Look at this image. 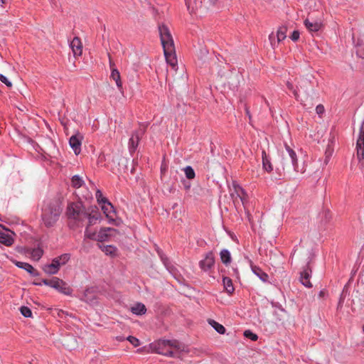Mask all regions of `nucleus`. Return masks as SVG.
Listing matches in <instances>:
<instances>
[{
  "instance_id": "obj_15",
  "label": "nucleus",
  "mask_w": 364,
  "mask_h": 364,
  "mask_svg": "<svg viewBox=\"0 0 364 364\" xmlns=\"http://www.w3.org/2000/svg\"><path fill=\"white\" fill-rule=\"evenodd\" d=\"M60 268L59 263L53 258L51 263L46 264L43 269L48 274H55L58 272Z\"/></svg>"
},
{
  "instance_id": "obj_22",
  "label": "nucleus",
  "mask_w": 364,
  "mask_h": 364,
  "mask_svg": "<svg viewBox=\"0 0 364 364\" xmlns=\"http://www.w3.org/2000/svg\"><path fill=\"white\" fill-rule=\"evenodd\" d=\"M14 242V237L9 234H6L4 232H0V243L7 246L10 247L11 246Z\"/></svg>"
},
{
  "instance_id": "obj_18",
  "label": "nucleus",
  "mask_w": 364,
  "mask_h": 364,
  "mask_svg": "<svg viewBox=\"0 0 364 364\" xmlns=\"http://www.w3.org/2000/svg\"><path fill=\"white\" fill-rule=\"evenodd\" d=\"M110 77L115 81L118 89L122 93H123V87L121 80L120 73L117 68H112Z\"/></svg>"
},
{
  "instance_id": "obj_4",
  "label": "nucleus",
  "mask_w": 364,
  "mask_h": 364,
  "mask_svg": "<svg viewBox=\"0 0 364 364\" xmlns=\"http://www.w3.org/2000/svg\"><path fill=\"white\" fill-rule=\"evenodd\" d=\"M66 215L76 222H83L87 216V212L82 203H70L66 209Z\"/></svg>"
},
{
  "instance_id": "obj_13",
  "label": "nucleus",
  "mask_w": 364,
  "mask_h": 364,
  "mask_svg": "<svg viewBox=\"0 0 364 364\" xmlns=\"http://www.w3.org/2000/svg\"><path fill=\"white\" fill-rule=\"evenodd\" d=\"M12 262L18 268L23 269L26 270L28 273H29L33 277H38L40 275V273L34 269V267L27 263V262H18L16 260H11Z\"/></svg>"
},
{
  "instance_id": "obj_53",
  "label": "nucleus",
  "mask_w": 364,
  "mask_h": 364,
  "mask_svg": "<svg viewBox=\"0 0 364 364\" xmlns=\"http://www.w3.org/2000/svg\"><path fill=\"white\" fill-rule=\"evenodd\" d=\"M200 53L203 54L204 56H206L207 54H208V51L207 50H200Z\"/></svg>"
},
{
  "instance_id": "obj_3",
  "label": "nucleus",
  "mask_w": 364,
  "mask_h": 364,
  "mask_svg": "<svg viewBox=\"0 0 364 364\" xmlns=\"http://www.w3.org/2000/svg\"><path fill=\"white\" fill-rule=\"evenodd\" d=\"M61 204L58 201L48 203L42 209L41 220L43 225L49 228L53 227L62 213Z\"/></svg>"
},
{
  "instance_id": "obj_35",
  "label": "nucleus",
  "mask_w": 364,
  "mask_h": 364,
  "mask_svg": "<svg viewBox=\"0 0 364 364\" xmlns=\"http://www.w3.org/2000/svg\"><path fill=\"white\" fill-rule=\"evenodd\" d=\"M357 54L361 58H364V44L363 40H359L357 43Z\"/></svg>"
},
{
  "instance_id": "obj_16",
  "label": "nucleus",
  "mask_w": 364,
  "mask_h": 364,
  "mask_svg": "<svg viewBox=\"0 0 364 364\" xmlns=\"http://www.w3.org/2000/svg\"><path fill=\"white\" fill-rule=\"evenodd\" d=\"M70 47L75 55H80L82 52V45L80 38L75 37L70 43Z\"/></svg>"
},
{
  "instance_id": "obj_8",
  "label": "nucleus",
  "mask_w": 364,
  "mask_h": 364,
  "mask_svg": "<svg viewBox=\"0 0 364 364\" xmlns=\"http://www.w3.org/2000/svg\"><path fill=\"white\" fill-rule=\"evenodd\" d=\"M82 139L83 136L80 132H77L69 139L70 146L76 155H78L81 151V144Z\"/></svg>"
},
{
  "instance_id": "obj_20",
  "label": "nucleus",
  "mask_w": 364,
  "mask_h": 364,
  "mask_svg": "<svg viewBox=\"0 0 364 364\" xmlns=\"http://www.w3.org/2000/svg\"><path fill=\"white\" fill-rule=\"evenodd\" d=\"M262 157L264 169H265L267 172H271L273 170V166L270 162L269 156L266 154L264 150L262 151Z\"/></svg>"
},
{
  "instance_id": "obj_45",
  "label": "nucleus",
  "mask_w": 364,
  "mask_h": 364,
  "mask_svg": "<svg viewBox=\"0 0 364 364\" xmlns=\"http://www.w3.org/2000/svg\"><path fill=\"white\" fill-rule=\"evenodd\" d=\"M316 112L318 115H321L324 113L325 109L324 107L322 105H318L316 107Z\"/></svg>"
},
{
  "instance_id": "obj_11",
  "label": "nucleus",
  "mask_w": 364,
  "mask_h": 364,
  "mask_svg": "<svg viewBox=\"0 0 364 364\" xmlns=\"http://www.w3.org/2000/svg\"><path fill=\"white\" fill-rule=\"evenodd\" d=\"M284 146L289 158L291 159V164L294 171L296 172L304 173L305 171L303 168L300 169L299 167L297 162V156L294 149L291 147V146L288 145L287 143H285Z\"/></svg>"
},
{
  "instance_id": "obj_57",
  "label": "nucleus",
  "mask_w": 364,
  "mask_h": 364,
  "mask_svg": "<svg viewBox=\"0 0 364 364\" xmlns=\"http://www.w3.org/2000/svg\"><path fill=\"white\" fill-rule=\"evenodd\" d=\"M363 331L364 333V325L363 326Z\"/></svg>"
},
{
  "instance_id": "obj_44",
  "label": "nucleus",
  "mask_w": 364,
  "mask_h": 364,
  "mask_svg": "<svg viewBox=\"0 0 364 364\" xmlns=\"http://www.w3.org/2000/svg\"><path fill=\"white\" fill-rule=\"evenodd\" d=\"M299 36H300V33L298 31H294L293 33H291L290 38L293 41L296 42L299 40Z\"/></svg>"
},
{
  "instance_id": "obj_7",
  "label": "nucleus",
  "mask_w": 364,
  "mask_h": 364,
  "mask_svg": "<svg viewBox=\"0 0 364 364\" xmlns=\"http://www.w3.org/2000/svg\"><path fill=\"white\" fill-rule=\"evenodd\" d=\"M144 133L145 128H139V129L132 132L129 140V149L131 153H133L136 151L139 142Z\"/></svg>"
},
{
  "instance_id": "obj_51",
  "label": "nucleus",
  "mask_w": 364,
  "mask_h": 364,
  "mask_svg": "<svg viewBox=\"0 0 364 364\" xmlns=\"http://www.w3.org/2000/svg\"><path fill=\"white\" fill-rule=\"evenodd\" d=\"M49 281H50V279H45L42 280V283L44 284L45 285H46V286H49L50 285Z\"/></svg>"
},
{
  "instance_id": "obj_47",
  "label": "nucleus",
  "mask_w": 364,
  "mask_h": 364,
  "mask_svg": "<svg viewBox=\"0 0 364 364\" xmlns=\"http://www.w3.org/2000/svg\"><path fill=\"white\" fill-rule=\"evenodd\" d=\"M183 183L184 188H185V189L186 191L190 189V188H191V183L190 182H188L186 181H183Z\"/></svg>"
},
{
  "instance_id": "obj_40",
  "label": "nucleus",
  "mask_w": 364,
  "mask_h": 364,
  "mask_svg": "<svg viewBox=\"0 0 364 364\" xmlns=\"http://www.w3.org/2000/svg\"><path fill=\"white\" fill-rule=\"evenodd\" d=\"M287 87H288V89L289 90L292 91V92L294 94V96L295 97L296 100H298V99H299V94H298L297 90L294 89L293 85L291 82H287Z\"/></svg>"
},
{
  "instance_id": "obj_48",
  "label": "nucleus",
  "mask_w": 364,
  "mask_h": 364,
  "mask_svg": "<svg viewBox=\"0 0 364 364\" xmlns=\"http://www.w3.org/2000/svg\"><path fill=\"white\" fill-rule=\"evenodd\" d=\"M218 0H208V4L209 6H214L217 4Z\"/></svg>"
},
{
  "instance_id": "obj_27",
  "label": "nucleus",
  "mask_w": 364,
  "mask_h": 364,
  "mask_svg": "<svg viewBox=\"0 0 364 364\" xmlns=\"http://www.w3.org/2000/svg\"><path fill=\"white\" fill-rule=\"evenodd\" d=\"M208 323L220 334H224L225 333V328L222 324L213 319H210Z\"/></svg>"
},
{
  "instance_id": "obj_5",
  "label": "nucleus",
  "mask_w": 364,
  "mask_h": 364,
  "mask_svg": "<svg viewBox=\"0 0 364 364\" xmlns=\"http://www.w3.org/2000/svg\"><path fill=\"white\" fill-rule=\"evenodd\" d=\"M117 232V230L112 228H103L100 230L97 234H96L95 232H89L88 227H87L85 234L87 237L102 242L107 241L109 238L113 236L114 233Z\"/></svg>"
},
{
  "instance_id": "obj_32",
  "label": "nucleus",
  "mask_w": 364,
  "mask_h": 364,
  "mask_svg": "<svg viewBox=\"0 0 364 364\" xmlns=\"http://www.w3.org/2000/svg\"><path fill=\"white\" fill-rule=\"evenodd\" d=\"M49 287L57 290L60 287V284H63V281L58 277H53L50 281H49Z\"/></svg>"
},
{
  "instance_id": "obj_46",
  "label": "nucleus",
  "mask_w": 364,
  "mask_h": 364,
  "mask_svg": "<svg viewBox=\"0 0 364 364\" xmlns=\"http://www.w3.org/2000/svg\"><path fill=\"white\" fill-rule=\"evenodd\" d=\"M343 302H344V297L343 296V294L341 295L340 298H339V301H338V305H337V310H341L343 307Z\"/></svg>"
},
{
  "instance_id": "obj_52",
  "label": "nucleus",
  "mask_w": 364,
  "mask_h": 364,
  "mask_svg": "<svg viewBox=\"0 0 364 364\" xmlns=\"http://www.w3.org/2000/svg\"><path fill=\"white\" fill-rule=\"evenodd\" d=\"M245 112H246L247 115L248 116L249 119H250L251 114H250V110L247 107H245Z\"/></svg>"
},
{
  "instance_id": "obj_39",
  "label": "nucleus",
  "mask_w": 364,
  "mask_h": 364,
  "mask_svg": "<svg viewBox=\"0 0 364 364\" xmlns=\"http://www.w3.org/2000/svg\"><path fill=\"white\" fill-rule=\"evenodd\" d=\"M127 340L129 341L134 347H137L140 345L139 340L134 336H129L127 338Z\"/></svg>"
},
{
  "instance_id": "obj_56",
  "label": "nucleus",
  "mask_w": 364,
  "mask_h": 364,
  "mask_svg": "<svg viewBox=\"0 0 364 364\" xmlns=\"http://www.w3.org/2000/svg\"><path fill=\"white\" fill-rule=\"evenodd\" d=\"M34 284H35V285H41V283H36V282H35V283H34Z\"/></svg>"
},
{
  "instance_id": "obj_41",
  "label": "nucleus",
  "mask_w": 364,
  "mask_h": 364,
  "mask_svg": "<svg viewBox=\"0 0 364 364\" xmlns=\"http://www.w3.org/2000/svg\"><path fill=\"white\" fill-rule=\"evenodd\" d=\"M0 81L4 83L8 87H12V83L9 81L6 76L3 74H0Z\"/></svg>"
},
{
  "instance_id": "obj_24",
  "label": "nucleus",
  "mask_w": 364,
  "mask_h": 364,
  "mask_svg": "<svg viewBox=\"0 0 364 364\" xmlns=\"http://www.w3.org/2000/svg\"><path fill=\"white\" fill-rule=\"evenodd\" d=\"M233 187L235 189V193L240 198L242 204H245V201L246 200L247 193L245 190L238 184L233 183Z\"/></svg>"
},
{
  "instance_id": "obj_23",
  "label": "nucleus",
  "mask_w": 364,
  "mask_h": 364,
  "mask_svg": "<svg viewBox=\"0 0 364 364\" xmlns=\"http://www.w3.org/2000/svg\"><path fill=\"white\" fill-rule=\"evenodd\" d=\"M220 257L221 262L226 266L229 265L231 263L232 258L230 252L226 250H222L220 252Z\"/></svg>"
},
{
  "instance_id": "obj_29",
  "label": "nucleus",
  "mask_w": 364,
  "mask_h": 364,
  "mask_svg": "<svg viewBox=\"0 0 364 364\" xmlns=\"http://www.w3.org/2000/svg\"><path fill=\"white\" fill-rule=\"evenodd\" d=\"M72 186L75 188H79L84 184L83 180L78 176L75 175L71 179Z\"/></svg>"
},
{
  "instance_id": "obj_25",
  "label": "nucleus",
  "mask_w": 364,
  "mask_h": 364,
  "mask_svg": "<svg viewBox=\"0 0 364 364\" xmlns=\"http://www.w3.org/2000/svg\"><path fill=\"white\" fill-rule=\"evenodd\" d=\"M223 282L224 288L227 293H228L229 294H232L235 291V288L233 287L232 279L228 277H224L223 278Z\"/></svg>"
},
{
  "instance_id": "obj_50",
  "label": "nucleus",
  "mask_w": 364,
  "mask_h": 364,
  "mask_svg": "<svg viewBox=\"0 0 364 364\" xmlns=\"http://www.w3.org/2000/svg\"><path fill=\"white\" fill-rule=\"evenodd\" d=\"M326 294H327L326 291L323 289V290L320 291L318 296H319V297L322 298V297H324L326 295Z\"/></svg>"
},
{
  "instance_id": "obj_33",
  "label": "nucleus",
  "mask_w": 364,
  "mask_h": 364,
  "mask_svg": "<svg viewBox=\"0 0 364 364\" xmlns=\"http://www.w3.org/2000/svg\"><path fill=\"white\" fill-rule=\"evenodd\" d=\"M57 290L65 295H70L72 293V289L64 281L63 284H60V287Z\"/></svg>"
},
{
  "instance_id": "obj_21",
  "label": "nucleus",
  "mask_w": 364,
  "mask_h": 364,
  "mask_svg": "<svg viewBox=\"0 0 364 364\" xmlns=\"http://www.w3.org/2000/svg\"><path fill=\"white\" fill-rule=\"evenodd\" d=\"M131 311L137 316L144 315L146 312V308L144 304L139 302L131 307Z\"/></svg>"
},
{
  "instance_id": "obj_12",
  "label": "nucleus",
  "mask_w": 364,
  "mask_h": 364,
  "mask_svg": "<svg viewBox=\"0 0 364 364\" xmlns=\"http://www.w3.org/2000/svg\"><path fill=\"white\" fill-rule=\"evenodd\" d=\"M304 23L308 31L311 33L318 31L323 26L321 21L311 19L310 18H307Z\"/></svg>"
},
{
  "instance_id": "obj_54",
  "label": "nucleus",
  "mask_w": 364,
  "mask_h": 364,
  "mask_svg": "<svg viewBox=\"0 0 364 364\" xmlns=\"http://www.w3.org/2000/svg\"><path fill=\"white\" fill-rule=\"evenodd\" d=\"M233 272H235V274H238V270L237 269H233Z\"/></svg>"
},
{
  "instance_id": "obj_43",
  "label": "nucleus",
  "mask_w": 364,
  "mask_h": 364,
  "mask_svg": "<svg viewBox=\"0 0 364 364\" xmlns=\"http://www.w3.org/2000/svg\"><path fill=\"white\" fill-rule=\"evenodd\" d=\"M158 253L161 257V261L163 262L164 264L166 267H168V259L167 257H166L164 254H162L161 252L158 251Z\"/></svg>"
},
{
  "instance_id": "obj_30",
  "label": "nucleus",
  "mask_w": 364,
  "mask_h": 364,
  "mask_svg": "<svg viewBox=\"0 0 364 364\" xmlns=\"http://www.w3.org/2000/svg\"><path fill=\"white\" fill-rule=\"evenodd\" d=\"M100 218V214L96 211L94 215H92L90 213L87 212V218L88 220V226L94 225L97 220H98Z\"/></svg>"
},
{
  "instance_id": "obj_38",
  "label": "nucleus",
  "mask_w": 364,
  "mask_h": 364,
  "mask_svg": "<svg viewBox=\"0 0 364 364\" xmlns=\"http://www.w3.org/2000/svg\"><path fill=\"white\" fill-rule=\"evenodd\" d=\"M95 196L99 203H106L108 200L106 198L102 196V193L100 190H97Z\"/></svg>"
},
{
  "instance_id": "obj_6",
  "label": "nucleus",
  "mask_w": 364,
  "mask_h": 364,
  "mask_svg": "<svg viewBox=\"0 0 364 364\" xmlns=\"http://www.w3.org/2000/svg\"><path fill=\"white\" fill-rule=\"evenodd\" d=\"M357 159L361 161L364 159V122L360 126L359 134L356 141Z\"/></svg>"
},
{
  "instance_id": "obj_42",
  "label": "nucleus",
  "mask_w": 364,
  "mask_h": 364,
  "mask_svg": "<svg viewBox=\"0 0 364 364\" xmlns=\"http://www.w3.org/2000/svg\"><path fill=\"white\" fill-rule=\"evenodd\" d=\"M269 40L270 41V44L272 46V47L273 48H274L277 44V42L275 41V36L274 35L273 33H272L269 36Z\"/></svg>"
},
{
  "instance_id": "obj_55",
  "label": "nucleus",
  "mask_w": 364,
  "mask_h": 364,
  "mask_svg": "<svg viewBox=\"0 0 364 364\" xmlns=\"http://www.w3.org/2000/svg\"><path fill=\"white\" fill-rule=\"evenodd\" d=\"M0 3L1 5L4 4L5 3V0H0Z\"/></svg>"
},
{
  "instance_id": "obj_2",
  "label": "nucleus",
  "mask_w": 364,
  "mask_h": 364,
  "mask_svg": "<svg viewBox=\"0 0 364 364\" xmlns=\"http://www.w3.org/2000/svg\"><path fill=\"white\" fill-rule=\"evenodd\" d=\"M149 348L154 353L171 358L177 357L178 352L184 350L183 346L177 340L160 339L150 343Z\"/></svg>"
},
{
  "instance_id": "obj_37",
  "label": "nucleus",
  "mask_w": 364,
  "mask_h": 364,
  "mask_svg": "<svg viewBox=\"0 0 364 364\" xmlns=\"http://www.w3.org/2000/svg\"><path fill=\"white\" fill-rule=\"evenodd\" d=\"M244 336L247 338H250V340H252L253 341H257V338H258L257 335L254 333L253 332H252L250 330L245 331Z\"/></svg>"
},
{
  "instance_id": "obj_1",
  "label": "nucleus",
  "mask_w": 364,
  "mask_h": 364,
  "mask_svg": "<svg viewBox=\"0 0 364 364\" xmlns=\"http://www.w3.org/2000/svg\"><path fill=\"white\" fill-rule=\"evenodd\" d=\"M159 32L166 60L174 68L177 65V58L173 39L170 30L167 26L161 24L159 26Z\"/></svg>"
},
{
  "instance_id": "obj_49",
  "label": "nucleus",
  "mask_w": 364,
  "mask_h": 364,
  "mask_svg": "<svg viewBox=\"0 0 364 364\" xmlns=\"http://www.w3.org/2000/svg\"><path fill=\"white\" fill-rule=\"evenodd\" d=\"M108 57H109V66H110L111 70H112V68H115L114 63L112 60V58H111V56L109 54H108Z\"/></svg>"
},
{
  "instance_id": "obj_9",
  "label": "nucleus",
  "mask_w": 364,
  "mask_h": 364,
  "mask_svg": "<svg viewBox=\"0 0 364 364\" xmlns=\"http://www.w3.org/2000/svg\"><path fill=\"white\" fill-rule=\"evenodd\" d=\"M215 264V256L213 252H208L205 258L200 261L199 266L205 272L210 269Z\"/></svg>"
},
{
  "instance_id": "obj_34",
  "label": "nucleus",
  "mask_w": 364,
  "mask_h": 364,
  "mask_svg": "<svg viewBox=\"0 0 364 364\" xmlns=\"http://www.w3.org/2000/svg\"><path fill=\"white\" fill-rule=\"evenodd\" d=\"M184 172L188 179H193L196 176L193 168L190 166H188L184 168Z\"/></svg>"
},
{
  "instance_id": "obj_31",
  "label": "nucleus",
  "mask_w": 364,
  "mask_h": 364,
  "mask_svg": "<svg viewBox=\"0 0 364 364\" xmlns=\"http://www.w3.org/2000/svg\"><path fill=\"white\" fill-rule=\"evenodd\" d=\"M31 254L32 258L38 261L42 257L43 255V250H42L41 247H38L36 248H33Z\"/></svg>"
},
{
  "instance_id": "obj_17",
  "label": "nucleus",
  "mask_w": 364,
  "mask_h": 364,
  "mask_svg": "<svg viewBox=\"0 0 364 364\" xmlns=\"http://www.w3.org/2000/svg\"><path fill=\"white\" fill-rule=\"evenodd\" d=\"M98 247L106 255L114 257L117 256V248L111 245H101L97 244Z\"/></svg>"
},
{
  "instance_id": "obj_36",
  "label": "nucleus",
  "mask_w": 364,
  "mask_h": 364,
  "mask_svg": "<svg viewBox=\"0 0 364 364\" xmlns=\"http://www.w3.org/2000/svg\"><path fill=\"white\" fill-rule=\"evenodd\" d=\"M20 311L21 314L26 318H30L32 316L31 310L27 306H21L20 308Z\"/></svg>"
},
{
  "instance_id": "obj_26",
  "label": "nucleus",
  "mask_w": 364,
  "mask_h": 364,
  "mask_svg": "<svg viewBox=\"0 0 364 364\" xmlns=\"http://www.w3.org/2000/svg\"><path fill=\"white\" fill-rule=\"evenodd\" d=\"M287 27L285 26H280L277 31V42L279 43V42L284 40L287 37Z\"/></svg>"
},
{
  "instance_id": "obj_10",
  "label": "nucleus",
  "mask_w": 364,
  "mask_h": 364,
  "mask_svg": "<svg viewBox=\"0 0 364 364\" xmlns=\"http://www.w3.org/2000/svg\"><path fill=\"white\" fill-rule=\"evenodd\" d=\"M311 269L309 267V264H306L303 270L300 272V282L301 284L306 287L310 288L312 287V284L310 282V278L311 277Z\"/></svg>"
},
{
  "instance_id": "obj_14",
  "label": "nucleus",
  "mask_w": 364,
  "mask_h": 364,
  "mask_svg": "<svg viewBox=\"0 0 364 364\" xmlns=\"http://www.w3.org/2000/svg\"><path fill=\"white\" fill-rule=\"evenodd\" d=\"M102 210H103V213L106 217L109 218V222L114 221V218L116 216L115 210L113 205L110 202H109V200H107L106 203H102Z\"/></svg>"
},
{
  "instance_id": "obj_28",
  "label": "nucleus",
  "mask_w": 364,
  "mask_h": 364,
  "mask_svg": "<svg viewBox=\"0 0 364 364\" xmlns=\"http://www.w3.org/2000/svg\"><path fill=\"white\" fill-rule=\"evenodd\" d=\"M54 259L58 261V263H59V266L60 267L61 266L65 265L68 262L70 259V255L68 253H65L55 257Z\"/></svg>"
},
{
  "instance_id": "obj_19",
  "label": "nucleus",
  "mask_w": 364,
  "mask_h": 364,
  "mask_svg": "<svg viewBox=\"0 0 364 364\" xmlns=\"http://www.w3.org/2000/svg\"><path fill=\"white\" fill-rule=\"evenodd\" d=\"M251 269L252 272L257 275L262 282H267L269 276L260 267L256 265H251Z\"/></svg>"
}]
</instances>
